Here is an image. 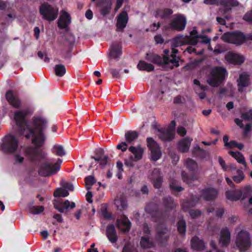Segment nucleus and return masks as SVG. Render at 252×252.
<instances>
[{"mask_svg":"<svg viewBox=\"0 0 252 252\" xmlns=\"http://www.w3.org/2000/svg\"><path fill=\"white\" fill-rule=\"evenodd\" d=\"M117 148L122 151H126L127 148V145L126 142H122L117 145Z\"/></svg>","mask_w":252,"mask_h":252,"instance_id":"nucleus-59","label":"nucleus"},{"mask_svg":"<svg viewBox=\"0 0 252 252\" xmlns=\"http://www.w3.org/2000/svg\"><path fill=\"white\" fill-rule=\"evenodd\" d=\"M95 183V180L94 176H89L86 178V187L88 190L90 189L91 186Z\"/></svg>","mask_w":252,"mask_h":252,"instance_id":"nucleus-44","label":"nucleus"},{"mask_svg":"<svg viewBox=\"0 0 252 252\" xmlns=\"http://www.w3.org/2000/svg\"><path fill=\"white\" fill-rule=\"evenodd\" d=\"M182 176L183 179L184 181L186 182L189 185H191V181H193L195 179L193 177L189 178L188 177L186 176V174L184 172L182 173Z\"/></svg>","mask_w":252,"mask_h":252,"instance_id":"nucleus-57","label":"nucleus"},{"mask_svg":"<svg viewBox=\"0 0 252 252\" xmlns=\"http://www.w3.org/2000/svg\"><path fill=\"white\" fill-rule=\"evenodd\" d=\"M235 243L237 248L240 251H246L251 246L250 235L245 230H241L236 236Z\"/></svg>","mask_w":252,"mask_h":252,"instance_id":"nucleus-6","label":"nucleus"},{"mask_svg":"<svg viewBox=\"0 0 252 252\" xmlns=\"http://www.w3.org/2000/svg\"><path fill=\"white\" fill-rule=\"evenodd\" d=\"M177 228L179 232L183 234L186 232V222L184 220H181L177 223Z\"/></svg>","mask_w":252,"mask_h":252,"instance_id":"nucleus-46","label":"nucleus"},{"mask_svg":"<svg viewBox=\"0 0 252 252\" xmlns=\"http://www.w3.org/2000/svg\"><path fill=\"white\" fill-rule=\"evenodd\" d=\"M167 230L166 228L161 226L158 228L157 239L159 243H162L167 240L168 235L167 234Z\"/></svg>","mask_w":252,"mask_h":252,"instance_id":"nucleus-29","label":"nucleus"},{"mask_svg":"<svg viewBox=\"0 0 252 252\" xmlns=\"http://www.w3.org/2000/svg\"><path fill=\"white\" fill-rule=\"evenodd\" d=\"M140 244L143 249H149L154 246V243L148 236L142 237Z\"/></svg>","mask_w":252,"mask_h":252,"instance_id":"nucleus-33","label":"nucleus"},{"mask_svg":"<svg viewBox=\"0 0 252 252\" xmlns=\"http://www.w3.org/2000/svg\"><path fill=\"white\" fill-rule=\"evenodd\" d=\"M61 186L63 188H64L65 189H66L67 191H68V190L72 191L74 189L73 185L70 183L62 182V183L61 184Z\"/></svg>","mask_w":252,"mask_h":252,"instance_id":"nucleus-51","label":"nucleus"},{"mask_svg":"<svg viewBox=\"0 0 252 252\" xmlns=\"http://www.w3.org/2000/svg\"><path fill=\"white\" fill-rule=\"evenodd\" d=\"M6 98L9 103L15 108H20L21 102L17 95L12 91H8L5 95Z\"/></svg>","mask_w":252,"mask_h":252,"instance_id":"nucleus-14","label":"nucleus"},{"mask_svg":"<svg viewBox=\"0 0 252 252\" xmlns=\"http://www.w3.org/2000/svg\"><path fill=\"white\" fill-rule=\"evenodd\" d=\"M54 195L55 197H64L69 195L68 191L63 188V187L60 188H58L54 192Z\"/></svg>","mask_w":252,"mask_h":252,"instance_id":"nucleus-41","label":"nucleus"},{"mask_svg":"<svg viewBox=\"0 0 252 252\" xmlns=\"http://www.w3.org/2000/svg\"><path fill=\"white\" fill-rule=\"evenodd\" d=\"M229 154L234 158L239 163L243 164L245 167H247V163L245 158L242 153L239 152L230 151L229 152Z\"/></svg>","mask_w":252,"mask_h":252,"instance_id":"nucleus-31","label":"nucleus"},{"mask_svg":"<svg viewBox=\"0 0 252 252\" xmlns=\"http://www.w3.org/2000/svg\"><path fill=\"white\" fill-rule=\"evenodd\" d=\"M186 51L190 54L192 53H195V54L201 55V54H203L204 49L201 48L199 51H196V48H195L194 47H193L192 46H190L187 48Z\"/></svg>","mask_w":252,"mask_h":252,"instance_id":"nucleus-49","label":"nucleus"},{"mask_svg":"<svg viewBox=\"0 0 252 252\" xmlns=\"http://www.w3.org/2000/svg\"><path fill=\"white\" fill-rule=\"evenodd\" d=\"M164 204L167 209H172L175 207L176 204L174 203L173 200L170 197L166 198L164 200Z\"/></svg>","mask_w":252,"mask_h":252,"instance_id":"nucleus-45","label":"nucleus"},{"mask_svg":"<svg viewBox=\"0 0 252 252\" xmlns=\"http://www.w3.org/2000/svg\"><path fill=\"white\" fill-rule=\"evenodd\" d=\"M206 88L207 87L205 86L204 90L195 89V91L201 99H203L205 97L206 94L205 91L206 90Z\"/></svg>","mask_w":252,"mask_h":252,"instance_id":"nucleus-53","label":"nucleus"},{"mask_svg":"<svg viewBox=\"0 0 252 252\" xmlns=\"http://www.w3.org/2000/svg\"><path fill=\"white\" fill-rule=\"evenodd\" d=\"M150 179L152 180L155 188L159 189L160 187L162 179L158 169H155L152 171Z\"/></svg>","mask_w":252,"mask_h":252,"instance_id":"nucleus-19","label":"nucleus"},{"mask_svg":"<svg viewBox=\"0 0 252 252\" xmlns=\"http://www.w3.org/2000/svg\"><path fill=\"white\" fill-rule=\"evenodd\" d=\"M186 167L191 172H194L197 168V163L193 160L189 158L185 161Z\"/></svg>","mask_w":252,"mask_h":252,"instance_id":"nucleus-40","label":"nucleus"},{"mask_svg":"<svg viewBox=\"0 0 252 252\" xmlns=\"http://www.w3.org/2000/svg\"><path fill=\"white\" fill-rule=\"evenodd\" d=\"M240 189L235 190H228L226 192V196L227 199L233 201H237L240 200Z\"/></svg>","mask_w":252,"mask_h":252,"instance_id":"nucleus-32","label":"nucleus"},{"mask_svg":"<svg viewBox=\"0 0 252 252\" xmlns=\"http://www.w3.org/2000/svg\"><path fill=\"white\" fill-rule=\"evenodd\" d=\"M126 141L131 143L137 137V134L135 131H128L125 134Z\"/></svg>","mask_w":252,"mask_h":252,"instance_id":"nucleus-43","label":"nucleus"},{"mask_svg":"<svg viewBox=\"0 0 252 252\" xmlns=\"http://www.w3.org/2000/svg\"><path fill=\"white\" fill-rule=\"evenodd\" d=\"M240 200H244L251 195L252 192V189L250 186H247L240 189Z\"/></svg>","mask_w":252,"mask_h":252,"instance_id":"nucleus-35","label":"nucleus"},{"mask_svg":"<svg viewBox=\"0 0 252 252\" xmlns=\"http://www.w3.org/2000/svg\"><path fill=\"white\" fill-rule=\"evenodd\" d=\"M29 113V111L25 109L15 111L14 118L17 126V132L27 139L32 138V141L35 147H19L18 138L12 134H8L3 138L0 145L1 149L4 152L14 154V161L17 164L24 162V155L31 162L44 159L47 156V153L38 149L44 145L45 141L42 131L46 127L47 121L43 117L39 116L34 117L31 123H28L25 118Z\"/></svg>","mask_w":252,"mask_h":252,"instance_id":"nucleus-1","label":"nucleus"},{"mask_svg":"<svg viewBox=\"0 0 252 252\" xmlns=\"http://www.w3.org/2000/svg\"><path fill=\"white\" fill-rule=\"evenodd\" d=\"M191 141L192 139L188 137L183 139L178 143V149L183 152H187L190 147Z\"/></svg>","mask_w":252,"mask_h":252,"instance_id":"nucleus-26","label":"nucleus"},{"mask_svg":"<svg viewBox=\"0 0 252 252\" xmlns=\"http://www.w3.org/2000/svg\"><path fill=\"white\" fill-rule=\"evenodd\" d=\"M242 118L244 120L251 121L252 120V110L244 113L242 114Z\"/></svg>","mask_w":252,"mask_h":252,"instance_id":"nucleus-50","label":"nucleus"},{"mask_svg":"<svg viewBox=\"0 0 252 252\" xmlns=\"http://www.w3.org/2000/svg\"><path fill=\"white\" fill-rule=\"evenodd\" d=\"M221 38L225 42L235 44H241L245 40L244 34L239 32L226 33Z\"/></svg>","mask_w":252,"mask_h":252,"instance_id":"nucleus-8","label":"nucleus"},{"mask_svg":"<svg viewBox=\"0 0 252 252\" xmlns=\"http://www.w3.org/2000/svg\"><path fill=\"white\" fill-rule=\"evenodd\" d=\"M237 82L239 91L243 92L244 89L250 84L249 75L245 73L240 74Z\"/></svg>","mask_w":252,"mask_h":252,"instance_id":"nucleus-18","label":"nucleus"},{"mask_svg":"<svg viewBox=\"0 0 252 252\" xmlns=\"http://www.w3.org/2000/svg\"><path fill=\"white\" fill-rule=\"evenodd\" d=\"M171 124L173 127H169L165 130H159L158 136L162 140H171L174 136V127L175 126V121H172Z\"/></svg>","mask_w":252,"mask_h":252,"instance_id":"nucleus-13","label":"nucleus"},{"mask_svg":"<svg viewBox=\"0 0 252 252\" xmlns=\"http://www.w3.org/2000/svg\"><path fill=\"white\" fill-rule=\"evenodd\" d=\"M70 15L64 10L61 11L60 16L58 21V26L60 29H65L71 23Z\"/></svg>","mask_w":252,"mask_h":252,"instance_id":"nucleus-11","label":"nucleus"},{"mask_svg":"<svg viewBox=\"0 0 252 252\" xmlns=\"http://www.w3.org/2000/svg\"><path fill=\"white\" fill-rule=\"evenodd\" d=\"M44 208L42 206H33L32 208H31L30 212L31 213L34 214V215H37L41 213L43 211Z\"/></svg>","mask_w":252,"mask_h":252,"instance_id":"nucleus-48","label":"nucleus"},{"mask_svg":"<svg viewBox=\"0 0 252 252\" xmlns=\"http://www.w3.org/2000/svg\"><path fill=\"white\" fill-rule=\"evenodd\" d=\"M169 52V50L167 49L164 50L165 55L163 57L162 60L158 63H163L165 64L169 65L172 67L178 66L179 65V62L180 58L176 55L178 52V50L176 49L173 48L172 51V53L171 54L170 57L167 56Z\"/></svg>","mask_w":252,"mask_h":252,"instance_id":"nucleus-7","label":"nucleus"},{"mask_svg":"<svg viewBox=\"0 0 252 252\" xmlns=\"http://www.w3.org/2000/svg\"><path fill=\"white\" fill-rule=\"evenodd\" d=\"M155 40L157 44H161L163 43L164 39L160 35H157L155 37Z\"/></svg>","mask_w":252,"mask_h":252,"instance_id":"nucleus-61","label":"nucleus"},{"mask_svg":"<svg viewBox=\"0 0 252 252\" xmlns=\"http://www.w3.org/2000/svg\"><path fill=\"white\" fill-rule=\"evenodd\" d=\"M186 25V20L185 18L181 15L177 16L174 19L171 23V26L172 29L182 31L185 28Z\"/></svg>","mask_w":252,"mask_h":252,"instance_id":"nucleus-16","label":"nucleus"},{"mask_svg":"<svg viewBox=\"0 0 252 252\" xmlns=\"http://www.w3.org/2000/svg\"><path fill=\"white\" fill-rule=\"evenodd\" d=\"M128 150L134 155L133 161H136L142 158L144 150L140 145L130 146Z\"/></svg>","mask_w":252,"mask_h":252,"instance_id":"nucleus-20","label":"nucleus"},{"mask_svg":"<svg viewBox=\"0 0 252 252\" xmlns=\"http://www.w3.org/2000/svg\"><path fill=\"white\" fill-rule=\"evenodd\" d=\"M216 215L218 217H221L223 213L224 210L223 208H218L216 210L215 212Z\"/></svg>","mask_w":252,"mask_h":252,"instance_id":"nucleus-63","label":"nucleus"},{"mask_svg":"<svg viewBox=\"0 0 252 252\" xmlns=\"http://www.w3.org/2000/svg\"><path fill=\"white\" fill-rule=\"evenodd\" d=\"M195 204V202L193 200H191L190 201H186L182 203V208L184 209H187L189 206H193Z\"/></svg>","mask_w":252,"mask_h":252,"instance_id":"nucleus-54","label":"nucleus"},{"mask_svg":"<svg viewBox=\"0 0 252 252\" xmlns=\"http://www.w3.org/2000/svg\"><path fill=\"white\" fill-rule=\"evenodd\" d=\"M226 76V69L221 67L213 68L207 80L208 83L212 87L218 86Z\"/></svg>","mask_w":252,"mask_h":252,"instance_id":"nucleus-5","label":"nucleus"},{"mask_svg":"<svg viewBox=\"0 0 252 252\" xmlns=\"http://www.w3.org/2000/svg\"><path fill=\"white\" fill-rule=\"evenodd\" d=\"M146 211L149 213V214H152L153 216V217H156V216H160L161 214V213L159 212V211H156L155 212H152L149 209V207H147L146 208Z\"/></svg>","mask_w":252,"mask_h":252,"instance_id":"nucleus-62","label":"nucleus"},{"mask_svg":"<svg viewBox=\"0 0 252 252\" xmlns=\"http://www.w3.org/2000/svg\"><path fill=\"white\" fill-rule=\"evenodd\" d=\"M106 235L111 243H115L117 240L115 228L113 224L109 225L106 229Z\"/></svg>","mask_w":252,"mask_h":252,"instance_id":"nucleus-25","label":"nucleus"},{"mask_svg":"<svg viewBox=\"0 0 252 252\" xmlns=\"http://www.w3.org/2000/svg\"><path fill=\"white\" fill-rule=\"evenodd\" d=\"M201 214V212L198 210H191L189 211V215L192 219L197 218L198 216H200Z\"/></svg>","mask_w":252,"mask_h":252,"instance_id":"nucleus-56","label":"nucleus"},{"mask_svg":"<svg viewBox=\"0 0 252 252\" xmlns=\"http://www.w3.org/2000/svg\"><path fill=\"white\" fill-rule=\"evenodd\" d=\"M123 252H137V251L131 243H128L124 246Z\"/></svg>","mask_w":252,"mask_h":252,"instance_id":"nucleus-47","label":"nucleus"},{"mask_svg":"<svg viewBox=\"0 0 252 252\" xmlns=\"http://www.w3.org/2000/svg\"><path fill=\"white\" fill-rule=\"evenodd\" d=\"M218 193L217 190L214 188H209L201 191V196L205 200L214 199Z\"/></svg>","mask_w":252,"mask_h":252,"instance_id":"nucleus-21","label":"nucleus"},{"mask_svg":"<svg viewBox=\"0 0 252 252\" xmlns=\"http://www.w3.org/2000/svg\"><path fill=\"white\" fill-rule=\"evenodd\" d=\"M62 160L50 159L45 161L39 167L38 173L43 177H48L56 174L60 169Z\"/></svg>","mask_w":252,"mask_h":252,"instance_id":"nucleus-3","label":"nucleus"},{"mask_svg":"<svg viewBox=\"0 0 252 252\" xmlns=\"http://www.w3.org/2000/svg\"><path fill=\"white\" fill-rule=\"evenodd\" d=\"M147 146L151 151V159L157 161L161 157V152L157 143L152 138H147Z\"/></svg>","mask_w":252,"mask_h":252,"instance_id":"nucleus-9","label":"nucleus"},{"mask_svg":"<svg viewBox=\"0 0 252 252\" xmlns=\"http://www.w3.org/2000/svg\"><path fill=\"white\" fill-rule=\"evenodd\" d=\"M85 16L87 19L89 20L92 19L93 17V14L92 11L91 10H87L86 12Z\"/></svg>","mask_w":252,"mask_h":252,"instance_id":"nucleus-64","label":"nucleus"},{"mask_svg":"<svg viewBox=\"0 0 252 252\" xmlns=\"http://www.w3.org/2000/svg\"><path fill=\"white\" fill-rule=\"evenodd\" d=\"M172 12V10L170 9H159L156 12V17L157 18H166L170 15Z\"/></svg>","mask_w":252,"mask_h":252,"instance_id":"nucleus-37","label":"nucleus"},{"mask_svg":"<svg viewBox=\"0 0 252 252\" xmlns=\"http://www.w3.org/2000/svg\"><path fill=\"white\" fill-rule=\"evenodd\" d=\"M39 11L43 19L51 22L57 18L59 8L56 6L49 4L48 2H44L40 6Z\"/></svg>","mask_w":252,"mask_h":252,"instance_id":"nucleus-4","label":"nucleus"},{"mask_svg":"<svg viewBox=\"0 0 252 252\" xmlns=\"http://www.w3.org/2000/svg\"><path fill=\"white\" fill-rule=\"evenodd\" d=\"M199 39L200 42L202 44L210 43L211 39L206 36L198 34L197 31L193 29L190 33V36L179 35L175 37L172 40V44L174 46L178 47L184 44H190L192 46L197 45Z\"/></svg>","mask_w":252,"mask_h":252,"instance_id":"nucleus-2","label":"nucleus"},{"mask_svg":"<svg viewBox=\"0 0 252 252\" xmlns=\"http://www.w3.org/2000/svg\"><path fill=\"white\" fill-rule=\"evenodd\" d=\"M55 208L60 212L63 213L64 210L68 209H73L75 207V204L73 202H70L68 200H65L64 203L61 204V207H59L57 204H54Z\"/></svg>","mask_w":252,"mask_h":252,"instance_id":"nucleus-27","label":"nucleus"},{"mask_svg":"<svg viewBox=\"0 0 252 252\" xmlns=\"http://www.w3.org/2000/svg\"><path fill=\"white\" fill-rule=\"evenodd\" d=\"M231 234L227 227L222 228L219 238V244L222 247H226L230 242Z\"/></svg>","mask_w":252,"mask_h":252,"instance_id":"nucleus-12","label":"nucleus"},{"mask_svg":"<svg viewBox=\"0 0 252 252\" xmlns=\"http://www.w3.org/2000/svg\"><path fill=\"white\" fill-rule=\"evenodd\" d=\"M244 20L252 23V11L247 13L244 16Z\"/></svg>","mask_w":252,"mask_h":252,"instance_id":"nucleus-58","label":"nucleus"},{"mask_svg":"<svg viewBox=\"0 0 252 252\" xmlns=\"http://www.w3.org/2000/svg\"><path fill=\"white\" fill-rule=\"evenodd\" d=\"M96 154L97 157L96 158L93 157V158L95 161L103 167L107 163L108 157L104 155L103 151L101 149H97Z\"/></svg>","mask_w":252,"mask_h":252,"instance_id":"nucleus-22","label":"nucleus"},{"mask_svg":"<svg viewBox=\"0 0 252 252\" xmlns=\"http://www.w3.org/2000/svg\"><path fill=\"white\" fill-rule=\"evenodd\" d=\"M52 152L56 155L63 157L66 154L65 151L63 147L60 145H55L52 148Z\"/></svg>","mask_w":252,"mask_h":252,"instance_id":"nucleus-38","label":"nucleus"},{"mask_svg":"<svg viewBox=\"0 0 252 252\" xmlns=\"http://www.w3.org/2000/svg\"><path fill=\"white\" fill-rule=\"evenodd\" d=\"M191 246L193 250L196 251L202 250L205 247L203 242L198 237H194L191 241Z\"/></svg>","mask_w":252,"mask_h":252,"instance_id":"nucleus-28","label":"nucleus"},{"mask_svg":"<svg viewBox=\"0 0 252 252\" xmlns=\"http://www.w3.org/2000/svg\"><path fill=\"white\" fill-rule=\"evenodd\" d=\"M226 60L232 64H240L244 61V57L240 54L233 52H228L225 55Z\"/></svg>","mask_w":252,"mask_h":252,"instance_id":"nucleus-17","label":"nucleus"},{"mask_svg":"<svg viewBox=\"0 0 252 252\" xmlns=\"http://www.w3.org/2000/svg\"><path fill=\"white\" fill-rule=\"evenodd\" d=\"M114 204L117 208L119 209H125L127 207L126 198L123 196L117 197L114 201Z\"/></svg>","mask_w":252,"mask_h":252,"instance_id":"nucleus-30","label":"nucleus"},{"mask_svg":"<svg viewBox=\"0 0 252 252\" xmlns=\"http://www.w3.org/2000/svg\"><path fill=\"white\" fill-rule=\"evenodd\" d=\"M222 7L219 11L220 14H221L223 11L227 12L231 10L232 6H235L238 5V2L235 0H221Z\"/></svg>","mask_w":252,"mask_h":252,"instance_id":"nucleus-23","label":"nucleus"},{"mask_svg":"<svg viewBox=\"0 0 252 252\" xmlns=\"http://www.w3.org/2000/svg\"><path fill=\"white\" fill-rule=\"evenodd\" d=\"M96 5L99 9L101 15L104 16L109 13L112 5L111 0H98L96 2Z\"/></svg>","mask_w":252,"mask_h":252,"instance_id":"nucleus-10","label":"nucleus"},{"mask_svg":"<svg viewBox=\"0 0 252 252\" xmlns=\"http://www.w3.org/2000/svg\"><path fill=\"white\" fill-rule=\"evenodd\" d=\"M117 226L121 231H128L130 229V222L127 218L124 217L121 220H117Z\"/></svg>","mask_w":252,"mask_h":252,"instance_id":"nucleus-24","label":"nucleus"},{"mask_svg":"<svg viewBox=\"0 0 252 252\" xmlns=\"http://www.w3.org/2000/svg\"><path fill=\"white\" fill-rule=\"evenodd\" d=\"M128 21V15L126 11H123L117 16V29L118 31H123L126 26Z\"/></svg>","mask_w":252,"mask_h":252,"instance_id":"nucleus-15","label":"nucleus"},{"mask_svg":"<svg viewBox=\"0 0 252 252\" xmlns=\"http://www.w3.org/2000/svg\"><path fill=\"white\" fill-rule=\"evenodd\" d=\"M177 133L180 135L184 136L186 134V130L183 126H179L177 129Z\"/></svg>","mask_w":252,"mask_h":252,"instance_id":"nucleus-60","label":"nucleus"},{"mask_svg":"<svg viewBox=\"0 0 252 252\" xmlns=\"http://www.w3.org/2000/svg\"><path fill=\"white\" fill-rule=\"evenodd\" d=\"M137 67L140 70H146L147 71H152L154 68L152 64L148 63L143 61H140L139 62Z\"/></svg>","mask_w":252,"mask_h":252,"instance_id":"nucleus-36","label":"nucleus"},{"mask_svg":"<svg viewBox=\"0 0 252 252\" xmlns=\"http://www.w3.org/2000/svg\"><path fill=\"white\" fill-rule=\"evenodd\" d=\"M232 178L235 183H240L244 179L245 175L241 169H237L236 174H233Z\"/></svg>","mask_w":252,"mask_h":252,"instance_id":"nucleus-39","label":"nucleus"},{"mask_svg":"<svg viewBox=\"0 0 252 252\" xmlns=\"http://www.w3.org/2000/svg\"><path fill=\"white\" fill-rule=\"evenodd\" d=\"M170 187L174 190L180 191L182 190L183 189L178 185V183L176 181H171L170 183Z\"/></svg>","mask_w":252,"mask_h":252,"instance_id":"nucleus-52","label":"nucleus"},{"mask_svg":"<svg viewBox=\"0 0 252 252\" xmlns=\"http://www.w3.org/2000/svg\"><path fill=\"white\" fill-rule=\"evenodd\" d=\"M218 160L222 169L225 171H227L228 169V165H226L225 161L221 157H219Z\"/></svg>","mask_w":252,"mask_h":252,"instance_id":"nucleus-55","label":"nucleus"},{"mask_svg":"<svg viewBox=\"0 0 252 252\" xmlns=\"http://www.w3.org/2000/svg\"><path fill=\"white\" fill-rule=\"evenodd\" d=\"M122 54L121 47L117 44H113L111 46L110 56L113 58H119Z\"/></svg>","mask_w":252,"mask_h":252,"instance_id":"nucleus-34","label":"nucleus"},{"mask_svg":"<svg viewBox=\"0 0 252 252\" xmlns=\"http://www.w3.org/2000/svg\"><path fill=\"white\" fill-rule=\"evenodd\" d=\"M55 72L57 76L61 77L65 74L66 69L64 65L58 64L55 66Z\"/></svg>","mask_w":252,"mask_h":252,"instance_id":"nucleus-42","label":"nucleus"}]
</instances>
